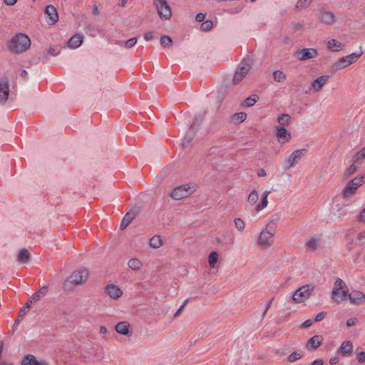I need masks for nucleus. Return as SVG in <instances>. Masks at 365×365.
Listing matches in <instances>:
<instances>
[{
  "label": "nucleus",
  "instance_id": "nucleus-14",
  "mask_svg": "<svg viewBox=\"0 0 365 365\" xmlns=\"http://www.w3.org/2000/svg\"><path fill=\"white\" fill-rule=\"evenodd\" d=\"M106 292L113 299H118L123 295V291L114 284H108L106 287Z\"/></svg>",
  "mask_w": 365,
  "mask_h": 365
},
{
  "label": "nucleus",
  "instance_id": "nucleus-49",
  "mask_svg": "<svg viewBox=\"0 0 365 365\" xmlns=\"http://www.w3.org/2000/svg\"><path fill=\"white\" fill-rule=\"evenodd\" d=\"M357 220L359 222L365 223V207L360 212L357 217Z\"/></svg>",
  "mask_w": 365,
  "mask_h": 365
},
{
  "label": "nucleus",
  "instance_id": "nucleus-5",
  "mask_svg": "<svg viewBox=\"0 0 365 365\" xmlns=\"http://www.w3.org/2000/svg\"><path fill=\"white\" fill-rule=\"evenodd\" d=\"M89 275L88 269L81 267L73 271L66 282H69L76 286L82 285L88 281Z\"/></svg>",
  "mask_w": 365,
  "mask_h": 365
},
{
  "label": "nucleus",
  "instance_id": "nucleus-8",
  "mask_svg": "<svg viewBox=\"0 0 365 365\" xmlns=\"http://www.w3.org/2000/svg\"><path fill=\"white\" fill-rule=\"evenodd\" d=\"M251 66L252 65L249 61H242L235 73L234 77L232 78V83L234 85L239 84L248 74L251 69Z\"/></svg>",
  "mask_w": 365,
  "mask_h": 365
},
{
  "label": "nucleus",
  "instance_id": "nucleus-43",
  "mask_svg": "<svg viewBox=\"0 0 365 365\" xmlns=\"http://www.w3.org/2000/svg\"><path fill=\"white\" fill-rule=\"evenodd\" d=\"M136 43H137V38L134 37V38H130L125 41H121L119 44L123 45L124 47L129 48H132L133 46H134Z\"/></svg>",
  "mask_w": 365,
  "mask_h": 365
},
{
  "label": "nucleus",
  "instance_id": "nucleus-52",
  "mask_svg": "<svg viewBox=\"0 0 365 365\" xmlns=\"http://www.w3.org/2000/svg\"><path fill=\"white\" fill-rule=\"evenodd\" d=\"M327 315V313L325 312H321L319 314H317L315 317V322H320L323 320Z\"/></svg>",
  "mask_w": 365,
  "mask_h": 365
},
{
  "label": "nucleus",
  "instance_id": "nucleus-48",
  "mask_svg": "<svg viewBox=\"0 0 365 365\" xmlns=\"http://www.w3.org/2000/svg\"><path fill=\"white\" fill-rule=\"evenodd\" d=\"M292 26H293V29L297 31H302L304 28V25L303 23H294L292 24Z\"/></svg>",
  "mask_w": 365,
  "mask_h": 365
},
{
  "label": "nucleus",
  "instance_id": "nucleus-16",
  "mask_svg": "<svg viewBox=\"0 0 365 365\" xmlns=\"http://www.w3.org/2000/svg\"><path fill=\"white\" fill-rule=\"evenodd\" d=\"M319 19L320 22L327 25H332L336 21L334 13L325 10L320 11Z\"/></svg>",
  "mask_w": 365,
  "mask_h": 365
},
{
  "label": "nucleus",
  "instance_id": "nucleus-44",
  "mask_svg": "<svg viewBox=\"0 0 365 365\" xmlns=\"http://www.w3.org/2000/svg\"><path fill=\"white\" fill-rule=\"evenodd\" d=\"M258 97L256 95L248 97L244 102V105L246 107H251L257 102Z\"/></svg>",
  "mask_w": 365,
  "mask_h": 365
},
{
  "label": "nucleus",
  "instance_id": "nucleus-3",
  "mask_svg": "<svg viewBox=\"0 0 365 365\" xmlns=\"http://www.w3.org/2000/svg\"><path fill=\"white\" fill-rule=\"evenodd\" d=\"M348 289L345 282L340 278H337L334 284L332 290V299L337 302H341L348 297Z\"/></svg>",
  "mask_w": 365,
  "mask_h": 365
},
{
  "label": "nucleus",
  "instance_id": "nucleus-35",
  "mask_svg": "<svg viewBox=\"0 0 365 365\" xmlns=\"http://www.w3.org/2000/svg\"><path fill=\"white\" fill-rule=\"evenodd\" d=\"M219 255L217 252L212 251L210 253L208 257V263L210 267L215 268V264L218 261Z\"/></svg>",
  "mask_w": 365,
  "mask_h": 365
},
{
  "label": "nucleus",
  "instance_id": "nucleus-6",
  "mask_svg": "<svg viewBox=\"0 0 365 365\" xmlns=\"http://www.w3.org/2000/svg\"><path fill=\"white\" fill-rule=\"evenodd\" d=\"M195 191V185H190L188 184L182 185L175 187L171 192L170 197L175 200H179L190 196Z\"/></svg>",
  "mask_w": 365,
  "mask_h": 365
},
{
  "label": "nucleus",
  "instance_id": "nucleus-1",
  "mask_svg": "<svg viewBox=\"0 0 365 365\" xmlns=\"http://www.w3.org/2000/svg\"><path fill=\"white\" fill-rule=\"evenodd\" d=\"M30 46V38L23 34L15 35L8 43L9 51L16 54L25 52Z\"/></svg>",
  "mask_w": 365,
  "mask_h": 365
},
{
  "label": "nucleus",
  "instance_id": "nucleus-34",
  "mask_svg": "<svg viewBox=\"0 0 365 365\" xmlns=\"http://www.w3.org/2000/svg\"><path fill=\"white\" fill-rule=\"evenodd\" d=\"M273 77L274 80L278 83L284 82L287 79L286 74L282 71L280 70L274 71L273 73Z\"/></svg>",
  "mask_w": 365,
  "mask_h": 365
},
{
  "label": "nucleus",
  "instance_id": "nucleus-60",
  "mask_svg": "<svg viewBox=\"0 0 365 365\" xmlns=\"http://www.w3.org/2000/svg\"><path fill=\"white\" fill-rule=\"evenodd\" d=\"M324 364V361L322 359H316L315 361H314L311 365H323Z\"/></svg>",
  "mask_w": 365,
  "mask_h": 365
},
{
  "label": "nucleus",
  "instance_id": "nucleus-64",
  "mask_svg": "<svg viewBox=\"0 0 365 365\" xmlns=\"http://www.w3.org/2000/svg\"><path fill=\"white\" fill-rule=\"evenodd\" d=\"M337 361H338V358L337 357H332L329 360V363L331 364H335Z\"/></svg>",
  "mask_w": 365,
  "mask_h": 365
},
{
  "label": "nucleus",
  "instance_id": "nucleus-28",
  "mask_svg": "<svg viewBox=\"0 0 365 365\" xmlns=\"http://www.w3.org/2000/svg\"><path fill=\"white\" fill-rule=\"evenodd\" d=\"M269 194H270V191H269V190H266L263 192V195H262V199H261V202L259 203H258L255 207L256 212H259L267 206V205H268L267 197Z\"/></svg>",
  "mask_w": 365,
  "mask_h": 365
},
{
  "label": "nucleus",
  "instance_id": "nucleus-55",
  "mask_svg": "<svg viewBox=\"0 0 365 365\" xmlns=\"http://www.w3.org/2000/svg\"><path fill=\"white\" fill-rule=\"evenodd\" d=\"M60 50L58 48H50L48 49V53L52 56H56L59 53Z\"/></svg>",
  "mask_w": 365,
  "mask_h": 365
},
{
  "label": "nucleus",
  "instance_id": "nucleus-56",
  "mask_svg": "<svg viewBox=\"0 0 365 365\" xmlns=\"http://www.w3.org/2000/svg\"><path fill=\"white\" fill-rule=\"evenodd\" d=\"M153 33L151 32V31H149V32H146L144 34V38L146 40V41H150L151 39H153Z\"/></svg>",
  "mask_w": 365,
  "mask_h": 365
},
{
  "label": "nucleus",
  "instance_id": "nucleus-29",
  "mask_svg": "<svg viewBox=\"0 0 365 365\" xmlns=\"http://www.w3.org/2000/svg\"><path fill=\"white\" fill-rule=\"evenodd\" d=\"M128 265L133 271H138L143 267L142 262L138 258H131L128 262Z\"/></svg>",
  "mask_w": 365,
  "mask_h": 365
},
{
  "label": "nucleus",
  "instance_id": "nucleus-18",
  "mask_svg": "<svg viewBox=\"0 0 365 365\" xmlns=\"http://www.w3.org/2000/svg\"><path fill=\"white\" fill-rule=\"evenodd\" d=\"M276 130V136L279 143L284 144L291 139L292 136L290 133L284 127L277 128Z\"/></svg>",
  "mask_w": 365,
  "mask_h": 365
},
{
  "label": "nucleus",
  "instance_id": "nucleus-46",
  "mask_svg": "<svg viewBox=\"0 0 365 365\" xmlns=\"http://www.w3.org/2000/svg\"><path fill=\"white\" fill-rule=\"evenodd\" d=\"M213 26V24L212 21L207 20L204 21L201 26L200 29L202 31H210Z\"/></svg>",
  "mask_w": 365,
  "mask_h": 365
},
{
  "label": "nucleus",
  "instance_id": "nucleus-17",
  "mask_svg": "<svg viewBox=\"0 0 365 365\" xmlns=\"http://www.w3.org/2000/svg\"><path fill=\"white\" fill-rule=\"evenodd\" d=\"M45 13L48 16V24H55L58 21V14L56 7L51 4L46 6Z\"/></svg>",
  "mask_w": 365,
  "mask_h": 365
},
{
  "label": "nucleus",
  "instance_id": "nucleus-9",
  "mask_svg": "<svg viewBox=\"0 0 365 365\" xmlns=\"http://www.w3.org/2000/svg\"><path fill=\"white\" fill-rule=\"evenodd\" d=\"M364 182V176H356L351 180H350L343 191V197L344 198H349L352 196L356 190L362 185Z\"/></svg>",
  "mask_w": 365,
  "mask_h": 365
},
{
  "label": "nucleus",
  "instance_id": "nucleus-33",
  "mask_svg": "<svg viewBox=\"0 0 365 365\" xmlns=\"http://www.w3.org/2000/svg\"><path fill=\"white\" fill-rule=\"evenodd\" d=\"M277 122L282 126L288 125L291 123V116L289 114H281L277 118Z\"/></svg>",
  "mask_w": 365,
  "mask_h": 365
},
{
  "label": "nucleus",
  "instance_id": "nucleus-7",
  "mask_svg": "<svg viewBox=\"0 0 365 365\" xmlns=\"http://www.w3.org/2000/svg\"><path fill=\"white\" fill-rule=\"evenodd\" d=\"M153 4L162 20H168L172 17V10L167 0H154Z\"/></svg>",
  "mask_w": 365,
  "mask_h": 365
},
{
  "label": "nucleus",
  "instance_id": "nucleus-36",
  "mask_svg": "<svg viewBox=\"0 0 365 365\" xmlns=\"http://www.w3.org/2000/svg\"><path fill=\"white\" fill-rule=\"evenodd\" d=\"M259 199L258 192L256 190H252L249 194L247 197V202L251 205H255Z\"/></svg>",
  "mask_w": 365,
  "mask_h": 365
},
{
  "label": "nucleus",
  "instance_id": "nucleus-47",
  "mask_svg": "<svg viewBox=\"0 0 365 365\" xmlns=\"http://www.w3.org/2000/svg\"><path fill=\"white\" fill-rule=\"evenodd\" d=\"M99 333L101 334L103 336H102V339H104V340H108V334H109L107 328L104 326H101L99 327Z\"/></svg>",
  "mask_w": 365,
  "mask_h": 365
},
{
  "label": "nucleus",
  "instance_id": "nucleus-27",
  "mask_svg": "<svg viewBox=\"0 0 365 365\" xmlns=\"http://www.w3.org/2000/svg\"><path fill=\"white\" fill-rule=\"evenodd\" d=\"M353 351V344L351 341H344L338 351V352L343 355H349Z\"/></svg>",
  "mask_w": 365,
  "mask_h": 365
},
{
  "label": "nucleus",
  "instance_id": "nucleus-50",
  "mask_svg": "<svg viewBox=\"0 0 365 365\" xmlns=\"http://www.w3.org/2000/svg\"><path fill=\"white\" fill-rule=\"evenodd\" d=\"M357 360L360 363H365V351H360L357 354Z\"/></svg>",
  "mask_w": 365,
  "mask_h": 365
},
{
  "label": "nucleus",
  "instance_id": "nucleus-51",
  "mask_svg": "<svg viewBox=\"0 0 365 365\" xmlns=\"http://www.w3.org/2000/svg\"><path fill=\"white\" fill-rule=\"evenodd\" d=\"M358 322V319L355 317L350 318L346 321V326L349 327L356 325Z\"/></svg>",
  "mask_w": 365,
  "mask_h": 365
},
{
  "label": "nucleus",
  "instance_id": "nucleus-20",
  "mask_svg": "<svg viewBox=\"0 0 365 365\" xmlns=\"http://www.w3.org/2000/svg\"><path fill=\"white\" fill-rule=\"evenodd\" d=\"M9 93V85L8 81H0V103H4L8 98Z\"/></svg>",
  "mask_w": 365,
  "mask_h": 365
},
{
  "label": "nucleus",
  "instance_id": "nucleus-39",
  "mask_svg": "<svg viewBox=\"0 0 365 365\" xmlns=\"http://www.w3.org/2000/svg\"><path fill=\"white\" fill-rule=\"evenodd\" d=\"M160 44L165 48H170L173 45V41L168 36H163L160 38Z\"/></svg>",
  "mask_w": 365,
  "mask_h": 365
},
{
  "label": "nucleus",
  "instance_id": "nucleus-21",
  "mask_svg": "<svg viewBox=\"0 0 365 365\" xmlns=\"http://www.w3.org/2000/svg\"><path fill=\"white\" fill-rule=\"evenodd\" d=\"M329 78L328 75L321 76L315 79L312 83V88L314 92H319L322 87L327 83Z\"/></svg>",
  "mask_w": 365,
  "mask_h": 365
},
{
  "label": "nucleus",
  "instance_id": "nucleus-25",
  "mask_svg": "<svg viewBox=\"0 0 365 365\" xmlns=\"http://www.w3.org/2000/svg\"><path fill=\"white\" fill-rule=\"evenodd\" d=\"M321 243V239L319 237L312 236L309 237L306 240V247L310 250L317 249Z\"/></svg>",
  "mask_w": 365,
  "mask_h": 365
},
{
  "label": "nucleus",
  "instance_id": "nucleus-23",
  "mask_svg": "<svg viewBox=\"0 0 365 365\" xmlns=\"http://www.w3.org/2000/svg\"><path fill=\"white\" fill-rule=\"evenodd\" d=\"M115 329L117 333L128 336L130 334V324L128 322H120L116 324Z\"/></svg>",
  "mask_w": 365,
  "mask_h": 365
},
{
  "label": "nucleus",
  "instance_id": "nucleus-38",
  "mask_svg": "<svg viewBox=\"0 0 365 365\" xmlns=\"http://www.w3.org/2000/svg\"><path fill=\"white\" fill-rule=\"evenodd\" d=\"M247 118V114L244 112L237 113L233 115L232 120L235 123H240L245 120Z\"/></svg>",
  "mask_w": 365,
  "mask_h": 365
},
{
  "label": "nucleus",
  "instance_id": "nucleus-32",
  "mask_svg": "<svg viewBox=\"0 0 365 365\" xmlns=\"http://www.w3.org/2000/svg\"><path fill=\"white\" fill-rule=\"evenodd\" d=\"M163 245V241L160 235H155L150 240V245L153 248H160Z\"/></svg>",
  "mask_w": 365,
  "mask_h": 365
},
{
  "label": "nucleus",
  "instance_id": "nucleus-10",
  "mask_svg": "<svg viewBox=\"0 0 365 365\" xmlns=\"http://www.w3.org/2000/svg\"><path fill=\"white\" fill-rule=\"evenodd\" d=\"M318 56L317 49L309 48H302L295 52V57L299 61H306L308 59L315 58Z\"/></svg>",
  "mask_w": 365,
  "mask_h": 365
},
{
  "label": "nucleus",
  "instance_id": "nucleus-22",
  "mask_svg": "<svg viewBox=\"0 0 365 365\" xmlns=\"http://www.w3.org/2000/svg\"><path fill=\"white\" fill-rule=\"evenodd\" d=\"M322 340L323 338L322 336L315 335L307 341L306 348L308 350L317 349L322 344Z\"/></svg>",
  "mask_w": 365,
  "mask_h": 365
},
{
  "label": "nucleus",
  "instance_id": "nucleus-54",
  "mask_svg": "<svg viewBox=\"0 0 365 365\" xmlns=\"http://www.w3.org/2000/svg\"><path fill=\"white\" fill-rule=\"evenodd\" d=\"M313 322L312 319H307L306 320L305 322H304L301 325H300V328L301 329H304V328H307V327H309L312 324Z\"/></svg>",
  "mask_w": 365,
  "mask_h": 365
},
{
  "label": "nucleus",
  "instance_id": "nucleus-11",
  "mask_svg": "<svg viewBox=\"0 0 365 365\" xmlns=\"http://www.w3.org/2000/svg\"><path fill=\"white\" fill-rule=\"evenodd\" d=\"M273 235L267 229L263 230L259 234L258 244L264 248L269 247L273 244Z\"/></svg>",
  "mask_w": 365,
  "mask_h": 365
},
{
  "label": "nucleus",
  "instance_id": "nucleus-13",
  "mask_svg": "<svg viewBox=\"0 0 365 365\" xmlns=\"http://www.w3.org/2000/svg\"><path fill=\"white\" fill-rule=\"evenodd\" d=\"M21 365H50L46 360H38L33 354L25 355L21 361Z\"/></svg>",
  "mask_w": 365,
  "mask_h": 365
},
{
  "label": "nucleus",
  "instance_id": "nucleus-31",
  "mask_svg": "<svg viewBox=\"0 0 365 365\" xmlns=\"http://www.w3.org/2000/svg\"><path fill=\"white\" fill-rule=\"evenodd\" d=\"M30 259V254L26 249H22L20 250L18 255V261L21 263H28Z\"/></svg>",
  "mask_w": 365,
  "mask_h": 365
},
{
  "label": "nucleus",
  "instance_id": "nucleus-15",
  "mask_svg": "<svg viewBox=\"0 0 365 365\" xmlns=\"http://www.w3.org/2000/svg\"><path fill=\"white\" fill-rule=\"evenodd\" d=\"M306 151L305 149H299L294 151L287 160V168L289 169L295 165V164L299 160L303 153Z\"/></svg>",
  "mask_w": 365,
  "mask_h": 365
},
{
  "label": "nucleus",
  "instance_id": "nucleus-42",
  "mask_svg": "<svg viewBox=\"0 0 365 365\" xmlns=\"http://www.w3.org/2000/svg\"><path fill=\"white\" fill-rule=\"evenodd\" d=\"M234 224H235V228L237 230H239L240 232L244 230L245 224V222L241 218H240V217L235 218L234 220Z\"/></svg>",
  "mask_w": 365,
  "mask_h": 365
},
{
  "label": "nucleus",
  "instance_id": "nucleus-24",
  "mask_svg": "<svg viewBox=\"0 0 365 365\" xmlns=\"http://www.w3.org/2000/svg\"><path fill=\"white\" fill-rule=\"evenodd\" d=\"M48 292V287L43 286L41 287L38 291L32 294L30 298V302H36L39 301L41 298L45 297Z\"/></svg>",
  "mask_w": 365,
  "mask_h": 365
},
{
  "label": "nucleus",
  "instance_id": "nucleus-2",
  "mask_svg": "<svg viewBox=\"0 0 365 365\" xmlns=\"http://www.w3.org/2000/svg\"><path fill=\"white\" fill-rule=\"evenodd\" d=\"M363 54V51L360 50L359 52L352 53L348 56L341 57L331 67V71L332 73H336L339 70L344 69L351 64L356 62Z\"/></svg>",
  "mask_w": 365,
  "mask_h": 365
},
{
  "label": "nucleus",
  "instance_id": "nucleus-57",
  "mask_svg": "<svg viewBox=\"0 0 365 365\" xmlns=\"http://www.w3.org/2000/svg\"><path fill=\"white\" fill-rule=\"evenodd\" d=\"M187 302H188V300H187V299H186V300L184 302L183 304H182V306H180V307L178 309V310L175 313L174 317H178V316L181 313V312H182V309H183V307H185V305L187 303Z\"/></svg>",
  "mask_w": 365,
  "mask_h": 365
},
{
  "label": "nucleus",
  "instance_id": "nucleus-37",
  "mask_svg": "<svg viewBox=\"0 0 365 365\" xmlns=\"http://www.w3.org/2000/svg\"><path fill=\"white\" fill-rule=\"evenodd\" d=\"M364 159H365V146L356 153L353 158V162L361 163Z\"/></svg>",
  "mask_w": 365,
  "mask_h": 365
},
{
  "label": "nucleus",
  "instance_id": "nucleus-58",
  "mask_svg": "<svg viewBox=\"0 0 365 365\" xmlns=\"http://www.w3.org/2000/svg\"><path fill=\"white\" fill-rule=\"evenodd\" d=\"M257 175L259 177H265L267 175V173L265 171L264 169L263 168H261V169H259L258 171H257Z\"/></svg>",
  "mask_w": 365,
  "mask_h": 365
},
{
  "label": "nucleus",
  "instance_id": "nucleus-12",
  "mask_svg": "<svg viewBox=\"0 0 365 365\" xmlns=\"http://www.w3.org/2000/svg\"><path fill=\"white\" fill-rule=\"evenodd\" d=\"M348 298L350 303L356 306H360L365 303V294L359 290L349 293Z\"/></svg>",
  "mask_w": 365,
  "mask_h": 365
},
{
  "label": "nucleus",
  "instance_id": "nucleus-19",
  "mask_svg": "<svg viewBox=\"0 0 365 365\" xmlns=\"http://www.w3.org/2000/svg\"><path fill=\"white\" fill-rule=\"evenodd\" d=\"M137 215L138 212L136 210H130L128 212L121 221L120 228L121 230H125L136 217Z\"/></svg>",
  "mask_w": 365,
  "mask_h": 365
},
{
  "label": "nucleus",
  "instance_id": "nucleus-45",
  "mask_svg": "<svg viewBox=\"0 0 365 365\" xmlns=\"http://www.w3.org/2000/svg\"><path fill=\"white\" fill-rule=\"evenodd\" d=\"M302 357V354L297 351H294L291 354H289L287 357V360L289 362H294L295 361L301 359Z\"/></svg>",
  "mask_w": 365,
  "mask_h": 365
},
{
  "label": "nucleus",
  "instance_id": "nucleus-41",
  "mask_svg": "<svg viewBox=\"0 0 365 365\" xmlns=\"http://www.w3.org/2000/svg\"><path fill=\"white\" fill-rule=\"evenodd\" d=\"M357 170V167L354 164H351L344 173V178L345 179L349 178Z\"/></svg>",
  "mask_w": 365,
  "mask_h": 365
},
{
  "label": "nucleus",
  "instance_id": "nucleus-4",
  "mask_svg": "<svg viewBox=\"0 0 365 365\" xmlns=\"http://www.w3.org/2000/svg\"><path fill=\"white\" fill-rule=\"evenodd\" d=\"M314 289L312 284H306L298 288L292 295V301L294 303H302L311 297Z\"/></svg>",
  "mask_w": 365,
  "mask_h": 365
},
{
  "label": "nucleus",
  "instance_id": "nucleus-26",
  "mask_svg": "<svg viewBox=\"0 0 365 365\" xmlns=\"http://www.w3.org/2000/svg\"><path fill=\"white\" fill-rule=\"evenodd\" d=\"M83 36L80 34H75L68 41V46L71 48L79 47L83 43Z\"/></svg>",
  "mask_w": 365,
  "mask_h": 365
},
{
  "label": "nucleus",
  "instance_id": "nucleus-61",
  "mask_svg": "<svg viewBox=\"0 0 365 365\" xmlns=\"http://www.w3.org/2000/svg\"><path fill=\"white\" fill-rule=\"evenodd\" d=\"M357 238L359 240H361L365 238V231L361 232L358 234Z\"/></svg>",
  "mask_w": 365,
  "mask_h": 365
},
{
  "label": "nucleus",
  "instance_id": "nucleus-62",
  "mask_svg": "<svg viewBox=\"0 0 365 365\" xmlns=\"http://www.w3.org/2000/svg\"><path fill=\"white\" fill-rule=\"evenodd\" d=\"M128 0H119L118 6L121 7H124L127 4Z\"/></svg>",
  "mask_w": 365,
  "mask_h": 365
},
{
  "label": "nucleus",
  "instance_id": "nucleus-63",
  "mask_svg": "<svg viewBox=\"0 0 365 365\" xmlns=\"http://www.w3.org/2000/svg\"><path fill=\"white\" fill-rule=\"evenodd\" d=\"M27 75H28L27 71L26 70H23L21 73V77L23 78L24 79H26Z\"/></svg>",
  "mask_w": 365,
  "mask_h": 365
},
{
  "label": "nucleus",
  "instance_id": "nucleus-53",
  "mask_svg": "<svg viewBox=\"0 0 365 365\" xmlns=\"http://www.w3.org/2000/svg\"><path fill=\"white\" fill-rule=\"evenodd\" d=\"M206 17V14L199 13L195 16V20L198 22H202Z\"/></svg>",
  "mask_w": 365,
  "mask_h": 365
},
{
  "label": "nucleus",
  "instance_id": "nucleus-59",
  "mask_svg": "<svg viewBox=\"0 0 365 365\" xmlns=\"http://www.w3.org/2000/svg\"><path fill=\"white\" fill-rule=\"evenodd\" d=\"M16 1L17 0H4V4L9 6L14 5Z\"/></svg>",
  "mask_w": 365,
  "mask_h": 365
},
{
  "label": "nucleus",
  "instance_id": "nucleus-40",
  "mask_svg": "<svg viewBox=\"0 0 365 365\" xmlns=\"http://www.w3.org/2000/svg\"><path fill=\"white\" fill-rule=\"evenodd\" d=\"M312 0H299L296 4V8L299 10H303L307 8Z\"/></svg>",
  "mask_w": 365,
  "mask_h": 365
},
{
  "label": "nucleus",
  "instance_id": "nucleus-30",
  "mask_svg": "<svg viewBox=\"0 0 365 365\" xmlns=\"http://www.w3.org/2000/svg\"><path fill=\"white\" fill-rule=\"evenodd\" d=\"M342 47V44L335 39H331L327 43V48L332 51H339Z\"/></svg>",
  "mask_w": 365,
  "mask_h": 365
}]
</instances>
